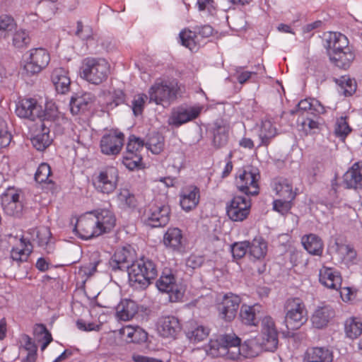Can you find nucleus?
Masks as SVG:
<instances>
[{"label":"nucleus","instance_id":"1","mask_svg":"<svg viewBox=\"0 0 362 362\" xmlns=\"http://www.w3.org/2000/svg\"><path fill=\"white\" fill-rule=\"evenodd\" d=\"M256 344L255 339H249L241 345L240 338L235 333L224 334L211 339L206 346V352L211 357L238 360L240 356L245 358L255 356L257 354V351L254 349Z\"/></svg>","mask_w":362,"mask_h":362},{"label":"nucleus","instance_id":"2","mask_svg":"<svg viewBox=\"0 0 362 362\" xmlns=\"http://www.w3.org/2000/svg\"><path fill=\"white\" fill-rule=\"evenodd\" d=\"M158 276L156 262L142 257L131 264L129 269V281L132 287L136 289L146 288Z\"/></svg>","mask_w":362,"mask_h":362},{"label":"nucleus","instance_id":"3","mask_svg":"<svg viewBox=\"0 0 362 362\" xmlns=\"http://www.w3.org/2000/svg\"><path fill=\"white\" fill-rule=\"evenodd\" d=\"M180 94V88L176 80L158 78L148 90V103L168 107Z\"/></svg>","mask_w":362,"mask_h":362},{"label":"nucleus","instance_id":"4","mask_svg":"<svg viewBox=\"0 0 362 362\" xmlns=\"http://www.w3.org/2000/svg\"><path fill=\"white\" fill-rule=\"evenodd\" d=\"M110 74V65L103 58L87 57L83 60L81 76L94 85L104 82Z\"/></svg>","mask_w":362,"mask_h":362},{"label":"nucleus","instance_id":"5","mask_svg":"<svg viewBox=\"0 0 362 362\" xmlns=\"http://www.w3.org/2000/svg\"><path fill=\"white\" fill-rule=\"evenodd\" d=\"M285 324L288 329H297L307 320V311L299 298H288L284 304Z\"/></svg>","mask_w":362,"mask_h":362},{"label":"nucleus","instance_id":"6","mask_svg":"<svg viewBox=\"0 0 362 362\" xmlns=\"http://www.w3.org/2000/svg\"><path fill=\"white\" fill-rule=\"evenodd\" d=\"M259 171L253 166H246L240 169L236 174L235 185L238 189L249 196L259 194Z\"/></svg>","mask_w":362,"mask_h":362},{"label":"nucleus","instance_id":"7","mask_svg":"<svg viewBox=\"0 0 362 362\" xmlns=\"http://www.w3.org/2000/svg\"><path fill=\"white\" fill-rule=\"evenodd\" d=\"M118 178V170L113 166H107L93 177V185L97 192L110 194L117 188Z\"/></svg>","mask_w":362,"mask_h":362},{"label":"nucleus","instance_id":"8","mask_svg":"<svg viewBox=\"0 0 362 362\" xmlns=\"http://www.w3.org/2000/svg\"><path fill=\"white\" fill-rule=\"evenodd\" d=\"M16 113L19 117L27 118L32 121L39 119L44 122L49 119V116L43 110L42 106L33 98L22 99L16 105Z\"/></svg>","mask_w":362,"mask_h":362},{"label":"nucleus","instance_id":"9","mask_svg":"<svg viewBox=\"0 0 362 362\" xmlns=\"http://www.w3.org/2000/svg\"><path fill=\"white\" fill-rule=\"evenodd\" d=\"M125 136L122 132L115 129L105 134L100 139V148L103 154L115 156L119 154L124 144Z\"/></svg>","mask_w":362,"mask_h":362},{"label":"nucleus","instance_id":"10","mask_svg":"<svg viewBox=\"0 0 362 362\" xmlns=\"http://www.w3.org/2000/svg\"><path fill=\"white\" fill-rule=\"evenodd\" d=\"M202 110L200 105H181L172 111L169 124L178 127L197 118Z\"/></svg>","mask_w":362,"mask_h":362},{"label":"nucleus","instance_id":"11","mask_svg":"<svg viewBox=\"0 0 362 362\" xmlns=\"http://www.w3.org/2000/svg\"><path fill=\"white\" fill-rule=\"evenodd\" d=\"M250 207V198L234 196L226 206V214L233 221H243L248 216Z\"/></svg>","mask_w":362,"mask_h":362},{"label":"nucleus","instance_id":"12","mask_svg":"<svg viewBox=\"0 0 362 362\" xmlns=\"http://www.w3.org/2000/svg\"><path fill=\"white\" fill-rule=\"evenodd\" d=\"M156 286L168 294L170 302H177L183 297V291L176 284L175 278L170 270H164L156 282Z\"/></svg>","mask_w":362,"mask_h":362},{"label":"nucleus","instance_id":"13","mask_svg":"<svg viewBox=\"0 0 362 362\" xmlns=\"http://www.w3.org/2000/svg\"><path fill=\"white\" fill-rule=\"evenodd\" d=\"M29 52L24 69L28 74L34 75L47 67L50 62V56L45 49L41 47L32 49Z\"/></svg>","mask_w":362,"mask_h":362},{"label":"nucleus","instance_id":"14","mask_svg":"<svg viewBox=\"0 0 362 362\" xmlns=\"http://www.w3.org/2000/svg\"><path fill=\"white\" fill-rule=\"evenodd\" d=\"M170 206L164 204L151 205L146 212L145 222L152 228L163 227L170 221Z\"/></svg>","mask_w":362,"mask_h":362},{"label":"nucleus","instance_id":"15","mask_svg":"<svg viewBox=\"0 0 362 362\" xmlns=\"http://www.w3.org/2000/svg\"><path fill=\"white\" fill-rule=\"evenodd\" d=\"M262 346L267 351H274L278 346V332L274 321L270 316H265L262 320Z\"/></svg>","mask_w":362,"mask_h":362},{"label":"nucleus","instance_id":"16","mask_svg":"<svg viewBox=\"0 0 362 362\" xmlns=\"http://www.w3.org/2000/svg\"><path fill=\"white\" fill-rule=\"evenodd\" d=\"M240 301L241 299L238 295L226 294L221 302L217 305L219 318L228 322L233 321L236 317Z\"/></svg>","mask_w":362,"mask_h":362},{"label":"nucleus","instance_id":"17","mask_svg":"<svg viewBox=\"0 0 362 362\" xmlns=\"http://www.w3.org/2000/svg\"><path fill=\"white\" fill-rule=\"evenodd\" d=\"M97 230L96 223L91 211L81 216L77 220L74 228L78 237L83 240H90L100 236V233Z\"/></svg>","mask_w":362,"mask_h":362},{"label":"nucleus","instance_id":"18","mask_svg":"<svg viewBox=\"0 0 362 362\" xmlns=\"http://www.w3.org/2000/svg\"><path fill=\"white\" fill-rule=\"evenodd\" d=\"M96 223L97 231L102 235L110 233L116 225L114 212L108 209H98L91 211Z\"/></svg>","mask_w":362,"mask_h":362},{"label":"nucleus","instance_id":"19","mask_svg":"<svg viewBox=\"0 0 362 362\" xmlns=\"http://www.w3.org/2000/svg\"><path fill=\"white\" fill-rule=\"evenodd\" d=\"M133 253L130 249L123 247L117 249L109 261L110 268L113 272L127 271L133 262Z\"/></svg>","mask_w":362,"mask_h":362},{"label":"nucleus","instance_id":"20","mask_svg":"<svg viewBox=\"0 0 362 362\" xmlns=\"http://www.w3.org/2000/svg\"><path fill=\"white\" fill-rule=\"evenodd\" d=\"M157 328L162 337L175 338L181 331L182 327L177 317L168 315L159 318Z\"/></svg>","mask_w":362,"mask_h":362},{"label":"nucleus","instance_id":"21","mask_svg":"<svg viewBox=\"0 0 362 362\" xmlns=\"http://www.w3.org/2000/svg\"><path fill=\"white\" fill-rule=\"evenodd\" d=\"M262 314V306L259 303L252 305L243 304L240 307V319L241 322L249 326H257Z\"/></svg>","mask_w":362,"mask_h":362},{"label":"nucleus","instance_id":"22","mask_svg":"<svg viewBox=\"0 0 362 362\" xmlns=\"http://www.w3.org/2000/svg\"><path fill=\"white\" fill-rule=\"evenodd\" d=\"M95 99V95L91 93H83L72 96L69 103L71 112L73 115H78L88 111Z\"/></svg>","mask_w":362,"mask_h":362},{"label":"nucleus","instance_id":"23","mask_svg":"<svg viewBox=\"0 0 362 362\" xmlns=\"http://www.w3.org/2000/svg\"><path fill=\"white\" fill-rule=\"evenodd\" d=\"M319 281L325 287L338 291L341 286L340 273L334 268L323 267L319 272Z\"/></svg>","mask_w":362,"mask_h":362},{"label":"nucleus","instance_id":"24","mask_svg":"<svg viewBox=\"0 0 362 362\" xmlns=\"http://www.w3.org/2000/svg\"><path fill=\"white\" fill-rule=\"evenodd\" d=\"M333 353L327 347L313 346L306 349L303 362H332Z\"/></svg>","mask_w":362,"mask_h":362},{"label":"nucleus","instance_id":"25","mask_svg":"<svg viewBox=\"0 0 362 362\" xmlns=\"http://www.w3.org/2000/svg\"><path fill=\"white\" fill-rule=\"evenodd\" d=\"M344 183L348 189H362V161L354 163L345 173Z\"/></svg>","mask_w":362,"mask_h":362},{"label":"nucleus","instance_id":"26","mask_svg":"<svg viewBox=\"0 0 362 362\" xmlns=\"http://www.w3.org/2000/svg\"><path fill=\"white\" fill-rule=\"evenodd\" d=\"M334 315V310L329 305L318 306L311 317L313 325L317 329H322L328 325Z\"/></svg>","mask_w":362,"mask_h":362},{"label":"nucleus","instance_id":"27","mask_svg":"<svg viewBox=\"0 0 362 362\" xmlns=\"http://www.w3.org/2000/svg\"><path fill=\"white\" fill-rule=\"evenodd\" d=\"M199 202V189L196 186H189L180 193V204L185 211H189L194 209Z\"/></svg>","mask_w":362,"mask_h":362},{"label":"nucleus","instance_id":"28","mask_svg":"<svg viewBox=\"0 0 362 362\" xmlns=\"http://www.w3.org/2000/svg\"><path fill=\"white\" fill-rule=\"evenodd\" d=\"M182 232L178 228H170L163 236L164 245L175 252H181L184 248Z\"/></svg>","mask_w":362,"mask_h":362},{"label":"nucleus","instance_id":"29","mask_svg":"<svg viewBox=\"0 0 362 362\" xmlns=\"http://www.w3.org/2000/svg\"><path fill=\"white\" fill-rule=\"evenodd\" d=\"M325 41V47L329 55H330L331 52H337L344 49H349V47L348 38L341 33H329L326 35Z\"/></svg>","mask_w":362,"mask_h":362},{"label":"nucleus","instance_id":"30","mask_svg":"<svg viewBox=\"0 0 362 362\" xmlns=\"http://www.w3.org/2000/svg\"><path fill=\"white\" fill-rule=\"evenodd\" d=\"M137 303L130 299H122L116 307V317L118 320L129 321L138 313Z\"/></svg>","mask_w":362,"mask_h":362},{"label":"nucleus","instance_id":"31","mask_svg":"<svg viewBox=\"0 0 362 362\" xmlns=\"http://www.w3.org/2000/svg\"><path fill=\"white\" fill-rule=\"evenodd\" d=\"M51 79L58 93L64 94L69 90L71 80L67 71L64 68L54 69Z\"/></svg>","mask_w":362,"mask_h":362},{"label":"nucleus","instance_id":"32","mask_svg":"<svg viewBox=\"0 0 362 362\" xmlns=\"http://www.w3.org/2000/svg\"><path fill=\"white\" fill-rule=\"evenodd\" d=\"M304 249L310 255L322 256L324 249L322 240L316 234L305 235L301 238Z\"/></svg>","mask_w":362,"mask_h":362},{"label":"nucleus","instance_id":"33","mask_svg":"<svg viewBox=\"0 0 362 362\" xmlns=\"http://www.w3.org/2000/svg\"><path fill=\"white\" fill-rule=\"evenodd\" d=\"M330 61L337 67L343 69H347L355 58L354 53L351 50L344 49L337 52H331L329 55Z\"/></svg>","mask_w":362,"mask_h":362},{"label":"nucleus","instance_id":"34","mask_svg":"<svg viewBox=\"0 0 362 362\" xmlns=\"http://www.w3.org/2000/svg\"><path fill=\"white\" fill-rule=\"evenodd\" d=\"M272 187L279 198L293 200L296 197V193L293 191L291 184L286 179H274L272 183Z\"/></svg>","mask_w":362,"mask_h":362},{"label":"nucleus","instance_id":"35","mask_svg":"<svg viewBox=\"0 0 362 362\" xmlns=\"http://www.w3.org/2000/svg\"><path fill=\"white\" fill-rule=\"evenodd\" d=\"M276 135V128L269 119L262 120L258 131V136L260 140L259 146H267L271 140Z\"/></svg>","mask_w":362,"mask_h":362},{"label":"nucleus","instance_id":"36","mask_svg":"<svg viewBox=\"0 0 362 362\" xmlns=\"http://www.w3.org/2000/svg\"><path fill=\"white\" fill-rule=\"evenodd\" d=\"M31 142L33 147L39 151H44L51 144L52 139L49 136V129L44 122L41 125V130L31 138Z\"/></svg>","mask_w":362,"mask_h":362},{"label":"nucleus","instance_id":"37","mask_svg":"<svg viewBox=\"0 0 362 362\" xmlns=\"http://www.w3.org/2000/svg\"><path fill=\"white\" fill-rule=\"evenodd\" d=\"M298 109L303 111L302 114H308L310 112L312 115L323 114L325 112L324 106L317 100L313 98H306L300 100L298 103Z\"/></svg>","mask_w":362,"mask_h":362},{"label":"nucleus","instance_id":"38","mask_svg":"<svg viewBox=\"0 0 362 362\" xmlns=\"http://www.w3.org/2000/svg\"><path fill=\"white\" fill-rule=\"evenodd\" d=\"M209 332L207 327L195 325L185 332V335L191 343L196 344L204 340L209 336Z\"/></svg>","mask_w":362,"mask_h":362},{"label":"nucleus","instance_id":"39","mask_svg":"<svg viewBox=\"0 0 362 362\" xmlns=\"http://www.w3.org/2000/svg\"><path fill=\"white\" fill-rule=\"evenodd\" d=\"M336 83L338 86V92L346 97L352 95L356 90V81L348 76H342L336 79Z\"/></svg>","mask_w":362,"mask_h":362},{"label":"nucleus","instance_id":"40","mask_svg":"<svg viewBox=\"0 0 362 362\" xmlns=\"http://www.w3.org/2000/svg\"><path fill=\"white\" fill-rule=\"evenodd\" d=\"M16 30V23L11 16H0V40L6 39Z\"/></svg>","mask_w":362,"mask_h":362},{"label":"nucleus","instance_id":"41","mask_svg":"<svg viewBox=\"0 0 362 362\" xmlns=\"http://www.w3.org/2000/svg\"><path fill=\"white\" fill-rule=\"evenodd\" d=\"M344 331L347 337L356 339L362 334V322L356 317H349L344 322Z\"/></svg>","mask_w":362,"mask_h":362},{"label":"nucleus","instance_id":"42","mask_svg":"<svg viewBox=\"0 0 362 362\" xmlns=\"http://www.w3.org/2000/svg\"><path fill=\"white\" fill-rule=\"evenodd\" d=\"M118 205L121 209H134L137 201L134 194L127 189H122L117 195Z\"/></svg>","mask_w":362,"mask_h":362},{"label":"nucleus","instance_id":"43","mask_svg":"<svg viewBox=\"0 0 362 362\" xmlns=\"http://www.w3.org/2000/svg\"><path fill=\"white\" fill-rule=\"evenodd\" d=\"M267 251V244L262 238H255L252 243H250L248 252L250 256L253 257L255 259L264 258Z\"/></svg>","mask_w":362,"mask_h":362},{"label":"nucleus","instance_id":"44","mask_svg":"<svg viewBox=\"0 0 362 362\" xmlns=\"http://www.w3.org/2000/svg\"><path fill=\"white\" fill-rule=\"evenodd\" d=\"M52 233L48 228H42L37 232L36 240L39 247L43 248L47 253L54 250V246L50 241Z\"/></svg>","mask_w":362,"mask_h":362},{"label":"nucleus","instance_id":"45","mask_svg":"<svg viewBox=\"0 0 362 362\" xmlns=\"http://www.w3.org/2000/svg\"><path fill=\"white\" fill-rule=\"evenodd\" d=\"M141 154L133 153L132 152H124L122 156L123 165L129 170H139L142 168Z\"/></svg>","mask_w":362,"mask_h":362},{"label":"nucleus","instance_id":"46","mask_svg":"<svg viewBox=\"0 0 362 362\" xmlns=\"http://www.w3.org/2000/svg\"><path fill=\"white\" fill-rule=\"evenodd\" d=\"M228 140V130L226 126L216 125L214 129L213 145L216 148L225 146Z\"/></svg>","mask_w":362,"mask_h":362},{"label":"nucleus","instance_id":"47","mask_svg":"<svg viewBox=\"0 0 362 362\" xmlns=\"http://www.w3.org/2000/svg\"><path fill=\"white\" fill-rule=\"evenodd\" d=\"M52 175L51 168L47 163H42L39 165L35 174V180L38 183H47L54 185V182L49 179Z\"/></svg>","mask_w":362,"mask_h":362},{"label":"nucleus","instance_id":"48","mask_svg":"<svg viewBox=\"0 0 362 362\" xmlns=\"http://www.w3.org/2000/svg\"><path fill=\"white\" fill-rule=\"evenodd\" d=\"M264 70V67L261 64H258L256 67V70L252 71H244L242 66H238L235 69V78L239 83L243 84L254 76L262 73Z\"/></svg>","mask_w":362,"mask_h":362},{"label":"nucleus","instance_id":"49","mask_svg":"<svg viewBox=\"0 0 362 362\" xmlns=\"http://www.w3.org/2000/svg\"><path fill=\"white\" fill-rule=\"evenodd\" d=\"M144 146L153 154H158L163 149L164 139L158 133H154L148 139Z\"/></svg>","mask_w":362,"mask_h":362},{"label":"nucleus","instance_id":"50","mask_svg":"<svg viewBox=\"0 0 362 362\" xmlns=\"http://www.w3.org/2000/svg\"><path fill=\"white\" fill-rule=\"evenodd\" d=\"M299 130L303 131L305 134H312L318 129V122L313 118L303 115L298 119Z\"/></svg>","mask_w":362,"mask_h":362},{"label":"nucleus","instance_id":"51","mask_svg":"<svg viewBox=\"0 0 362 362\" xmlns=\"http://www.w3.org/2000/svg\"><path fill=\"white\" fill-rule=\"evenodd\" d=\"M351 132V128L349 125L346 117H341L337 119L334 127V134L337 137L344 140Z\"/></svg>","mask_w":362,"mask_h":362},{"label":"nucleus","instance_id":"52","mask_svg":"<svg viewBox=\"0 0 362 362\" xmlns=\"http://www.w3.org/2000/svg\"><path fill=\"white\" fill-rule=\"evenodd\" d=\"M144 142L139 137L134 135H130L128 138V142L126 146L125 152H132L136 154H141L144 149Z\"/></svg>","mask_w":362,"mask_h":362},{"label":"nucleus","instance_id":"53","mask_svg":"<svg viewBox=\"0 0 362 362\" xmlns=\"http://www.w3.org/2000/svg\"><path fill=\"white\" fill-rule=\"evenodd\" d=\"M13 45L16 48H23L30 42L28 33L24 30H15L13 33Z\"/></svg>","mask_w":362,"mask_h":362},{"label":"nucleus","instance_id":"54","mask_svg":"<svg viewBox=\"0 0 362 362\" xmlns=\"http://www.w3.org/2000/svg\"><path fill=\"white\" fill-rule=\"evenodd\" d=\"M111 97V101L107 102L106 107L107 110H112L119 105L124 103L125 102V93L122 90L117 89L110 93Z\"/></svg>","mask_w":362,"mask_h":362},{"label":"nucleus","instance_id":"55","mask_svg":"<svg viewBox=\"0 0 362 362\" xmlns=\"http://www.w3.org/2000/svg\"><path fill=\"white\" fill-rule=\"evenodd\" d=\"M148 99V95L145 93H140L134 96L132 100V111L134 115H141L144 109L146 101Z\"/></svg>","mask_w":362,"mask_h":362},{"label":"nucleus","instance_id":"56","mask_svg":"<svg viewBox=\"0 0 362 362\" xmlns=\"http://www.w3.org/2000/svg\"><path fill=\"white\" fill-rule=\"evenodd\" d=\"M250 242L243 241L235 243L231 245V253L235 259H240L243 257L248 252Z\"/></svg>","mask_w":362,"mask_h":362},{"label":"nucleus","instance_id":"57","mask_svg":"<svg viewBox=\"0 0 362 362\" xmlns=\"http://www.w3.org/2000/svg\"><path fill=\"white\" fill-rule=\"evenodd\" d=\"M292 201L290 199H277L273 202V209L281 214H285L291 209Z\"/></svg>","mask_w":362,"mask_h":362},{"label":"nucleus","instance_id":"58","mask_svg":"<svg viewBox=\"0 0 362 362\" xmlns=\"http://www.w3.org/2000/svg\"><path fill=\"white\" fill-rule=\"evenodd\" d=\"M4 212L8 216H18L22 211L21 202H1Z\"/></svg>","mask_w":362,"mask_h":362},{"label":"nucleus","instance_id":"59","mask_svg":"<svg viewBox=\"0 0 362 362\" xmlns=\"http://www.w3.org/2000/svg\"><path fill=\"white\" fill-rule=\"evenodd\" d=\"M23 339L25 341L24 348L28 351L27 360L34 362L37 355V346L28 335H25Z\"/></svg>","mask_w":362,"mask_h":362},{"label":"nucleus","instance_id":"60","mask_svg":"<svg viewBox=\"0 0 362 362\" xmlns=\"http://www.w3.org/2000/svg\"><path fill=\"white\" fill-rule=\"evenodd\" d=\"M179 35L181 44L192 50L195 45L194 33L190 30H184L180 33Z\"/></svg>","mask_w":362,"mask_h":362},{"label":"nucleus","instance_id":"61","mask_svg":"<svg viewBox=\"0 0 362 362\" xmlns=\"http://www.w3.org/2000/svg\"><path fill=\"white\" fill-rule=\"evenodd\" d=\"M11 141V135L6 128L5 122L0 117V149L8 146Z\"/></svg>","mask_w":362,"mask_h":362},{"label":"nucleus","instance_id":"62","mask_svg":"<svg viewBox=\"0 0 362 362\" xmlns=\"http://www.w3.org/2000/svg\"><path fill=\"white\" fill-rule=\"evenodd\" d=\"M21 202L20 192L14 187H8L1 195V202Z\"/></svg>","mask_w":362,"mask_h":362},{"label":"nucleus","instance_id":"63","mask_svg":"<svg viewBox=\"0 0 362 362\" xmlns=\"http://www.w3.org/2000/svg\"><path fill=\"white\" fill-rule=\"evenodd\" d=\"M204 262L202 255H191L186 260V265L193 269L200 267Z\"/></svg>","mask_w":362,"mask_h":362},{"label":"nucleus","instance_id":"64","mask_svg":"<svg viewBox=\"0 0 362 362\" xmlns=\"http://www.w3.org/2000/svg\"><path fill=\"white\" fill-rule=\"evenodd\" d=\"M35 332L37 334L43 335V341H47V344H49L52 341L51 333L47 330L46 326L43 324L36 325L35 327Z\"/></svg>","mask_w":362,"mask_h":362}]
</instances>
